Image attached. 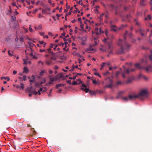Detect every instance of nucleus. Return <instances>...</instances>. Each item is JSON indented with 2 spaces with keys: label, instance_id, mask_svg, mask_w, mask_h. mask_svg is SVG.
I'll return each mask as SVG.
<instances>
[{
  "label": "nucleus",
  "instance_id": "obj_1",
  "mask_svg": "<svg viewBox=\"0 0 152 152\" xmlns=\"http://www.w3.org/2000/svg\"><path fill=\"white\" fill-rule=\"evenodd\" d=\"M128 35V31H126L124 34V38L123 40L120 39L118 42V45L120 47V48L117 51V53L118 54H121L124 53L129 50L130 45L125 40V37Z\"/></svg>",
  "mask_w": 152,
  "mask_h": 152
},
{
  "label": "nucleus",
  "instance_id": "obj_2",
  "mask_svg": "<svg viewBox=\"0 0 152 152\" xmlns=\"http://www.w3.org/2000/svg\"><path fill=\"white\" fill-rule=\"evenodd\" d=\"M99 30L98 31V29L96 28H95L96 31L94 32L92 31V36L94 40H97L98 38V36L101 33H103L104 31H102L101 28H99Z\"/></svg>",
  "mask_w": 152,
  "mask_h": 152
},
{
  "label": "nucleus",
  "instance_id": "obj_3",
  "mask_svg": "<svg viewBox=\"0 0 152 152\" xmlns=\"http://www.w3.org/2000/svg\"><path fill=\"white\" fill-rule=\"evenodd\" d=\"M148 93L147 89H145L141 90L137 95L138 96V98L140 96L147 98L148 97Z\"/></svg>",
  "mask_w": 152,
  "mask_h": 152
},
{
  "label": "nucleus",
  "instance_id": "obj_4",
  "mask_svg": "<svg viewBox=\"0 0 152 152\" xmlns=\"http://www.w3.org/2000/svg\"><path fill=\"white\" fill-rule=\"evenodd\" d=\"M108 49L107 50V52H108L109 53L107 55V56L108 57H109L110 55L113 53V44L111 42H108Z\"/></svg>",
  "mask_w": 152,
  "mask_h": 152
},
{
  "label": "nucleus",
  "instance_id": "obj_5",
  "mask_svg": "<svg viewBox=\"0 0 152 152\" xmlns=\"http://www.w3.org/2000/svg\"><path fill=\"white\" fill-rule=\"evenodd\" d=\"M131 17V16L130 15H124L122 18V21H129Z\"/></svg>",
  "mask_w": 152,
  "mask_h": 152
},
{
  "label": "nucleus",
  "instance_id": "obj_6",
  "mask_svg": "<svg viewBox=\"0 0 152 152\" xmlns=\"http://www.w3.org/2000/svg\"><path fill=\"white\" fill-rule=\"evenodd\" d=\"M128 97L129 100H132L138 98V96L137 95H130L128 96Z\"/></svg>",
  "mask_w": 152,
  "mask_h": 152
},
{
  "label": "nucleus",
  "instance_id": "obj_7",
  "mask_svg": "<svg viewBox=\"0 0 152 152\" xmlns=\"http://www.w3.org/2000/svg\"><path fill=\"white\" fill-rule=\"evenodd\" d=\"M82 87H83V88H81V89L82 90H83L86 93H88V88H87V86L86 85H85V84H83L82 85Z\"/></svg>",
  "mask_w": 152,
  "mask_h": 152
},
{
  "label": "nucleus",
  "instance_id": "obj_8",
  "mask_svg": "<svg viewBox=\"0 0 152 152\" xmlns=\"http://www.w3.org/2000/svg\"><path fill=\"white\" fill-rule=\"evenodd\" d=\"M107 80L110 81V84L107 85L105 87L108 88H112L113 83V80L110 78H109Z\"/></svg>",
  "mask_w": 152,
  "mask_h": 152
},
{
  "label": "nucleus",
  "instance_id": "obj_9",
  "mask_svg": "<svg viewBox=\"0 0 152 152\" xmlns=\"http://www.w3.org/2000/svg\"><path fill=\"white\" fill-rule=\"evenodd\" d=\"M123 67L124 69V70L127 73H129L130 72H133L135 70L134 69H131L130 70L128 69H126L124 66H123Z\"/></svg>",
  "mask_w": 152,
  "mask_h": 152
},
{
  "label": "nucleus",
  "instance_id": "obj_10",
  "mask_svg": "<svg viewBox=\"0 0 152 152\" xmlns=\"http://www.w3.org/2000/svg\"><path fill=\"white\" fill-rule=\"evenodd\" d=\"M152 67V64H151L150 66H149L146 68L144 67L142 69H145L147 72H148L149 71H151V69Z\"/></svg>",
  "mask_w": 152,
  "mask_h": 152
},
{
  "label": "nucleus",
  "instance_id": "obj_11",
  "mask_svg": "<svg viewBox=\"0 0 152 152\" xmlns=\"http://www.w3.org/2000/svg\"><path fill=\"white\" fill-rule=\"evenodd\" d=\"M146 1L145 0H141L140 2V5L141 6H145L146 5Z\"/></svg>",
  "mask_w": 152,
  "mask_h": 152
},
{
  "label": "nucleus",
  "instance_id": "obj_12",
  "mask_svg": "<svg viewBox=\"0 0 152 152\" xmlns=\"http://www.w3.org/2000/svg\"><path fill=\"white\" fill-rule=\"evenodd\" d=\"M135 66L136 67V68H138L140 69H142V68H144V67H141L140 64L139 63H137L135 64Z\"/></svg>",
  "mask_w": 152,
  "mask_h": 152
},
{
  "label": "nucleus",
  "instance_id": "obj_13",
  "mask_svg": "<svg viewBox=\"0 0 152 152\" xmlns=\"http://www.w3.org/2000/svg\"><path fill=\"white\" fill-rule=\"evenodd\" d=\"M18 78L19 79H20L21 80H23L24 81H26V80H27V78H26V75H24L23 76V78L22 77H18Z\"/></svg>",
  "mask_w": 152,
  "mask_h": 152
},
{
  "label": "nucleus",
  "instance_id": "obj_14",
  "mask_svg": "<svg viewBox=\"0 0 152 152\" xmlns=\"http://www.w3.org/2000/svg\"><path fill=\"white\" fill-rule=\"evenodd\" d=\"M111 30L115 32L117 30L115 28V26L113 25H111L110 26Z\"/></svg>",
  "mask_w": 152,
  "mask_h": 152
},
{
  "label": "nucleus",
  "instance_id": "obj_15",
  "mask_svg": "<svg viewBox=\"0 0 152 152\" xmlns=\"http://www.w3.org/2000/svg\"><path fill=\"white\" fill-rule=\"evenodd\" d=\"M88 92H89V93L90 94L92 95H94L96 93V91H91L89 90Z\"/></svg>",
  "mask_w": 152,
  "mask_h": 152
},
{
  "label": "nucleus",
  "instance_id": "obj_16",
  "mask_svg": "<svg viewBox=\"0 0 152 152\" xmlns=\"http://www.w3.org/2000/svg\"><path fill=\"white\" fill-rule=\"evenodd\" d=\"M32 87L31 86L30 87H28L27 88V90L28 91L29 93H31L33 91L31 89Z\"/></svg>",
  "mask_w": 152,
  "mask_h": 152
},
{
  "label": "nucleus",
  "instance_id": "obj_17",
  "mask_svg": "<svg viewBox=\"0 0 152 152\" xmlns=\"http://www.w3.org/2000/svg\"><path fill=\"white\" fill-rule=\"evenodd\" d=\"M28 69L27 67H24L23 68V72L26 73H27L28 72Z\"/></svg>",
  "mask_w": 152,
  "mask_h": 152
},
{
  "label": "nucleus",
  "instance_id": "obj_18",
  "mask_svg": "<svg viewBox=\"0 0 152 152\" xmlns=\"http://www.w3.org/2000/svg\"><path fill=\"white\" fill-rule=\"evenodd\" d=\"M151 16L150 15H148L145 18V20H150L151 19Z\"/></svg>",
  "mask_w": 152,
  "mask_h": 152
},
{
  "label": "nucleus",
  "instance_id": "obj_19",
  "mask_svg": "<svg viewBox=\"0 0 152 152\" xmlns=\"http://www.w3.org/2000/svg\"><path fill=\"white\" fill-rule=\"evenodd\" d=\"M123 92L120 91L118 93V96L116 97L117 98H118L121 96V95L123 94Z\"/></svg>",
  "mask_w": 152,
  "mask_h": 152
},
{
  "label": "nucleus",
  "instance_id": "obj_20",
  "mask_svg": "<svg viewBox=\"0 0 152 152\" xmlns=\"http://www.w3.org/2000/svg\"><path fill=\"white\" fill-rule=\"evenodd\" d=\"M122 99L124 100L125 101H129V97H122Z\"/></svg>",
  "mask_w": 152,
  "mask_h": 152
},
{
  "label": "nucleus",
  "instance_id": "obj_21",
  "mask_svg": "<svg viewBox=\"0 0 152 152\" xmlns=\"http://www.w3.org/2000/svg\"><path fill=\"white\" fill-rule=\"evenodd\" d=\"M148 57L150 61L151 62V64H152V53L149 55Z\"/></svg>",
  "mask_w": 152,
  "mask_h": 152
},
{
  "label": "nucleus",
  "instance_id": "obj_22",
  "mask_svg": "<svg viewBox=\"0 0 152 152\" xmlns=\"http://www.w3.org/2000/svg\"><path fill=\"white\" fill-rule=\"evenodd\" d=\"M51 62H52V61L51 60H50V61L47 60L45 61L46 64L47 65H50Z\"/></svg>",
  "mask_w": 152,
  "mask_h": 152
},
{
  "label": "nucleus",
  "instance_id": "obj_23",
  "mask_svg": "<svg viewBox=\"0 0 152 152\" xmlns=\"http://www.w3.org/2000/svg\"><path fill=\"white\" fill-rule=\"evenodd\" d=\"M5 79V80H7L8 81H9L10 80V79L9 77H1V80H2L3 79Z\"/></svg>",
  "mask_w": 152,
  "mask_h": 152
},
{
  "label": "nucleus",
  "instance_id": "obj_24",
  "mask_svg": "<svg viewBox=\"0 0 152 152\" xmlns=\"http://www.w3.org/2000/svg\"><path fill=\"white\" fill-rule=\"evenodd\" d=\"M134 21L135 22V24L136 25H137L138 26H140V23L137 21V19H135L134 20Z\"/></svg>",
  "mask_w": 152,
  "mask_h": 152
},
{
  "label": "nucleus",
  "instance_id": "obj_25",
  "mask_svg": "<svg viewBox=\"0 0 152 152\" xmlns=\"http://www.w3.org/2000/svg\"><path fill=\"white\" fill-rule=\"evenodd\" d=\"M20 84L21 85V86H20V89L23 90L24 88V85L23 83H20Z\"/></svg>",
  "mask_w": 152,
  "mask_h": 152
},
{
  "label": "nucleus",
  "instance_id": "obj_26",
  "mask_svg": "<svg viewBox=\"0 0 152 152\" xmlns=\"http://www.w3.org/2000/svg\"><path fill=\"white\" fill-rule=\"evenodd\" d=\"M62 87V85L61 84H57L56 85V87L57 89L58 88H59Z\"/></svg>",
  "mask_w": 152,
  "mask_h": 152
},
{
  "label": "nucleus",
  "instance_id": "obj_27",
  "mask_svg": "<svg viewBox=\"0 0 152 152\" xmlns=\"http://www.w3.org/2000/svg\"><path fill=\"white\" fill-rule=\"evenodd\" d=\"M43 88H40L38 91V94L39 95H40L41 94L40 92L41 91H42Z\"/></svg>",
  "mask_w": 152,
  "mask_h": 152
},
{
  "label": "nucleus",
  "instance_id": "obj_28",
  "mask_svg": "<svg viewBox=\"0 0 152 152\" xmlns=\"http://www.w3.org/2000/svg\"><path fill=\"white\" fill-rule=\"evenodd\" d=\"M53 89L52 88H51L50 90V92H49V93L48 94V96L49 97L50 96H51L52 92L53 90Z\"/></svg>",
  "mask_w": 152,
  "mask_h": 152
},
{
  "label": "nucleus",
  "instance_id": "obj_29",
  "mask_svg": "<svg viewBox=\"0 0 152 152\" xmlns=\"http://www.w3.org/2000/svg\"><path fill=\"white\" fill-rule=\"evenodd\" d=\"M9 10H8V14H11L12 13V10H11V7L10 6H9Z\"/></svg>",
  "mask_w": 152,
  "mask_h": 152
},
{
  "label": "nucleus",
  "instance_id": "obj_30",
  "mask_svg": "<svg viewBox=\"0 0 152 152\" xmlns=\"http://www.w3.org/2000/svg\"><path fill=\"white\" fill-rule=\"evenodd\" d=\"M32 94H34L35 95L37 94H38V92L36 91H32V92H31Z\"/></svg>",
  "mask_w": 152,
  "mask_h": 152
},
{
  "label": "nucleus",
  "instance_id": "obj_31",
  "mask_svg": "<svg viewBox=\"0 0 152 152\" xmlns=\"http://www.w3.org/2000/svg\"><path fill=\"white\" fill-rule=\"evenodd\" d=\"M31 25H29V30L31 32H33V30L32 28H31Z\"/></svg>",
  "mask_w": 152,
  "mask_h": 152
},
{
  "label": "nucleus",
  "instance_id": "obj_32",
  "mask_svg": "<svg viewBox=\"0 0 152 152\" xmlns=\"http://www.w3.org/2000/svg\"><path fill=\"white\" fill-rule=\"evenodd\" d=\"M56 79V78L55 77H51L50 78V81L51 82H53L54 80Z\"/></svg>",
  "mask_w": 152,
  "mask_h": 152
},
{
  "label": "nucleus",
  "instance_id": "obj_33",
  "mask_svg": "<svg viewBox=\"0 0 152 152\" xmlns=\"http://www.w3.org/2000/svg\"><path fill=\"white\" fill-rule=\"evenodd\" d=\"M67 45H65V47L64 48H63V50H65V51H67L68 50H69V48H67V49H66V48H67Z\"/></svg>",
  "mask_w": 152,
  "mask_h": 152
},
{
  "label": "nucleus",
  "instance_id": "obj_34",
  "mask_svg": "<svg viewBox=\"0 0 152 152\" xmlns=\"http://www.w3.org/2000/svg\"><path fill=\"white\" fill-rule=\"evenodd\" d=\"M40 85L39 83H37L35 84V86L36 87L39 88Z\"/></svg>",
  "mask_w": 152,
  "mask_h": 152
},
{
  "label": "nucleus",
  "instance_id": "obj_35",
  "mask_svg": "<svg viewBox=\"0 0 152 152\" xmlns=\"http://www.w3.org/2000/svg\"><path fill=\"white\" fill-rule=\"evenodd\" d=\"M45 73V70H42L40 73L39 75L42 76Z\"/></svg>",
  "mask_w": 152,
  "mask_h": 152
},
{
  "label": "nucleus",
  "instance_id": "obj_36",
  "mask_svg": "<svg viewBox=\"0 0 152 152\" xmlns=\"http://www.w3.org/2000/svg\"><path fill=\"white\" fill-rule=\"evenodd\" d=\"M78 21L80 22V24H82V21L81 20V19L80 18H78Z\"/></svg>",
  "mask_w": 152,
  "mask_h": 152
},
{
  "label": "nucleus",
  "instance_id": "obj_37",
  "mask_svg": "<svg viewBox=\"0 0 152 152\" xmlns=\"http://www.w3.org/2000/svg\"><path fill=\"white\" fill-rule=\"evenodd\" d=\"M8 55L10 56H13V52H12V53H10V50H9L8 51Z\"/></svg>",
  "mask_w": 152,
  "mask_h": 152
},
{
  "label": "nucleus",
  "instance_id": "obj_38",
  "mask_svg": "<svg viewBox=\"0 0 152 152\" xmlns=\"http://www.w3.org/2000/svg\"><path fill=\"white\" fill-rule=\"evenodd\" d=\"M46 80L45 78H44V82H41L40 83H39L40 85H42L43 83L45 82Z\"/></svg>",
  "mask_w": 152,
  "mask_h": 152
},
{
  "label": "nucleus",
  "instance_id": "obj_39",
  "mask_svg": "<svg viewBox=\"0 0 152 152\" xmlns=\"http://www.w3.org/2000/svg\"><path fill=\"white\" fill-rule=\"evenodd\" d=\"M100 49L101 51H105L106 52H107V51L108 50V49H104L103 48H100Z\"/></svg>",
  "mask_w": 152,
  "mask_h": 152
},
{
  "label": "nucleus",
  "instance_id": "obj_40",
  "mask_svg": "<svg viewBox=\"0 0 152 152\" xmlns=\"http://www.w3.org/2000/svg\"><path fill=\"white\" fill-rule=\"evenodd\" d=\"M132 81V80L131 79H129L127 81L126 83H129Z\"/></svg>",
  "mask_w": 152,
  "mask_h": 152
},
{
  "label": "nucleus",
  "instance_id": "obj_41",
  "mask_svg": "<svg viewBox=\"0 0 152 152\" xmlns=\"http://www.w3.org/2000/svg\"><path fill=\"white\" fill-rule=\"evenodd\" d=\"M105 64L106 63L105 62H103L102 63V64L101 65V69L102 68H103L105 66Z\"/></svg>",
  "mask_w": 152,
  "mask_h": 152
},
{
  "label": "nucleus",
  "instance_id": "obj_42",
  "mask_svg": "<svg viewBox=\"0 0 152 152\" xmlns=\"http://www.w3.org/2000/svg\"><path fill=\"white\" fill-rule=\"evenodd\" d=\"M126 72L124 70V72L122 74V76L124 78L125 77V74Z\"/></svg>",
  "mask_w": 152,
  "mask_h": 152
},
{
  "label": "nucleus",
  "instance_id": "obj_43",
  "mask_svg": "<svg viewBox=\"0 0 152 152\" xmlns=\"http://www.w3.org/2000/svg\"><path fill=\"white\" fill-rule=\"evenodd\" d=\"M94 74L95 75H97V76H98V77H101V76L100 75V74L98 73H96H96H94Z\"/></svg>",
  "mask_w": 152,
  "mask_h": 152
},
{
  "label": "nucleus",
  "instance_id": "obj_44",
  "mask_svg": "<svg viewBox=\"0 0 152 152\" xmlns=\"http://www.w3.org/2000/svg\"><path fill=\"white\" fill-rule=\"evenodd\" d=\"M72 84L74 85H77V83L76 81H74L72 82Z\"/></svg>",
  "mask_w": 152,
  "mask_h": 152
},
{
  "label": "nucleus",
  "instance_id": "obj_45",
  "mask_svg": "<svg viewBox=\"0 0 152 152\" xmlns=\"http://www.w3.org/2000/svg\"><path fill=\"white\" fill-rule=\"evenodd\" d=\"M66 82L67 83L69 84H71V81L70 80H68L66 81Z\"/></svg>",
  "mask_w": 152,
  "mask_h": 152
},
{
  "label": "nucleus",
  "instance_id": "obj_46",
  "mask_svg": "<svg viewBox=\"0 0 152 152\" xmlns=\"http://www.w3.org/2000/svg\"><path fill=\"white\" fill-rule=\"evenodd\" d=\"M23 61L24 62V64H27L28 62L27 61H26V59H23Z\"/></svg>",
  "mask_w": 152,
  "mask_h": 152
},
{
  "label": "nucleus",
  "instance_id": "obj_47",
  "mask_svg": "<svg viewBox=\"0 0 152 152\" xmlns=\"http://www.w3.org/2000/svg\"><path fill=\"white\" fill-rule=\"evenodd\" d=\"M51 50V49H50V48H48L47 49V50L48 51L49 53H53V52H50V51Z\"/></svg>",
  "mask_w": 152,
  "mask_h": 152
},
{
  "label": "nucleus",
  "instance_id": "obj_48",
  "mask_svg": "<svg viewBox=\"0 0 152 152\" xmlns=\"http://www.w3.org/2000/svg\"><path fill=\"white\" fill-rule=\"evenodd\" d=\"M105 34L107 36H108V31L107 30H106L105 31Z\"/></svg>",
  "mask_w": 152,
  "mask_h": 152
},
{
  "label": "nucleus",
  "instance_id": "obj_49",
  "mask_svg": "<svg viewBox=\"0 0 152 152\" xmlns=\"http://www.w3.org/2000/svg\"><path fill=\"white\" fill-rule=\"evenodd\" d=\"M20 41L21 42H23V37H20L19 39Z\"/></svg>",
  "mask_w": 152,
  "mask_h": 152
},
{
  "label": "nucleus",
  "instance_id": "obj_50",
  "mask_svg": "<svg viewBox=\"0 0 152 152\" xmlns=\"http://www.w3.org/2000/svg\"><path fill=\"white\" fill-rule=\"evenodd\" d=\"M120 72H117V73H116V76L117 77L120 74Z\"/></svg>",
  "mask_w": 152,
  "mask_h": 152
},
{
  "label": "nucleus",
  "instance_id": "obj_51",
  "mask_svg": "<svg viewBox=\"0 0 152 152\" xmlns=\"http://www.w3.org/2000/svg\"><path fill=\"white\" fill-rule=\"evenodd\" d=\"M68 3H66V9H69L70 8V6L69 5H67Z\"/></svg>",
  "mask_w": 152,
  "mask_h": 152
},
{
  "label": "nucleus",
  "instance_id": "obj_52",
  "mask_svg": "<svg viewBox=\"0 0 152 152\" xmlns=\"http://www.w3.org/2000/svg\"><path fill=\"white\" fill-rule=\"evenodd\" d=\"M139 31L140 33L141 32H144V30H142L141 28H140L139 29Z\"/></svg>",
  "mask_w": 152,
  "mask_h": 152
},
{
  "label": "nucleus",
  "instance_id": "obj_53",
  "mask_svg": "<svg viewBox=\"0 0 152 152\" xmlns=\"http://www.w3.org/2000/svg\"><path fill=\"white\" fill-rule=\"evenodd\" d=\"M48 35H49L50 36H53V34L51 32H48Z\"/></svg>",
  "mask_w": 152,
  "mask_h": 152
},
{
  "label": "nucleus",
  "instance_id": "obj_54",
  "mask_svg": "<svg viewBox=\"0 0 152 152\" xmlns=\"http://www.w3.org/2000/svg\"><path fill=\"white\" fill-rule=\"evenodd\" d=\"M116 83L117 85H118L121 84L122 83L120 81H118Z\"/></svg>",
  "mask_w": 152,
  "mask_h": 152
},
{
  "label": "nucleus",
  "instance_id": "obj_55",
  "mask_svg": "<svg viewBox=\"0 0 152 152\" xmlns=\"http://www.w3.org/2000/svg\"><path fill=\"white\" fill-rule=\"evenodd\" d=\"M64 45V43H63L62 42L60 43H59L58 44V45H61V46H63Z\"/></svg>",
  "mask_w": 152,
  "mask_h": 152
},
{
  "label": "nucleus",
  "instance_id": "obj_56",
  "mask_svg": "<svg viewBox=\"0 0 152 152\" xmlns=\"http://www.w3.org/2000/svg\"><path fill=\"white\" fill-rule=\"evenodd\" d=\"M63 36H65V33H64L62 34L61 35L60 37V38H62Z\"/></svg>",
  "mask_w": 152,
  "mask_h": 152
},
{
  "label": "nucleus",
  "instance_id": "obj_57",
  "mask_svg": "<svg viewBox=\"0 0 152 152\" xmlns=\"http://www.w3.org/2000/svg\"><path fill=\"white\" fill-rule=\"evenodd\" d=\"M128 35L129 37H130L132 35V33L130 32L128 34Z\"/></svg>",
  "mask_w": 152,
  "mask_h": 152
},
{
  "label": "nucleus",
  "instance_id": "obj_58",
  "mask_svg": "<svg viewBox=\"0 0 152 152\" xmlns=\"http://www.w3.org/2000/svg\"><path fill=\"white\" fill-rule=\"evenodd\" d=\"M92 82L94 84H96L97 83V82L96 80H92Z\"/></svg>",
  "mask_w": 152,
  "mask_h": 152
},
{
  "label": "nucleus",
  "instance_id": "obj_59",
  "mask_svg": "<svg viewBox=\"0 0 152 152\" xmlns=\"http://www.w3.org/2000/svg\"><path fill=\"white\" fill-rule=\"evenodd\" d=\"M38 28V29H40L42 28V26L41 25H39Z\"/></svg>",
  "mask_w": 152,
  "mask_h": 152
},
{
  "label": "nucleus",
  "instance_id": "obj_60",
  "mask_svg": "<svg viewBox=\"0 0 152 152\" xmlns=\"http://www.w3.org/2000/svg\"><path fill=\"white\" fill-rule=\"evenodd\" d=\"M39 51L41 52H46V50H45V49H43V50L40 49V50H39Z\"/></svg>",
  "mask_w": 152,
  "mask_h": 152
},
{
  "label": "nucleus",
  "instance_id": "obj_61",
  "mask_svg": "<svg viewBox=\"0 0 152 152\" xmlns=\"http://www.w3.org/2000/svg\"><path fill=\"white\" fill-rule=\"evenodd\" d=\"M109 72L108 71H107V72H106L105 73H104V75L105 76V75H107V74H109Z\"/></svg>",
  "mask_w": 152,
  "mask_h": 152
},
{
  "label": "nucleus",
  "instance_id": "obj_62",
  "mask_svg": "<svg viewBox=\"0 0 152 152\" xmlns=\"http://www.w3.org/2000/svg\"><path fill=\"white\" fill-rule=\"evenodd\" d=\"M18 36H17L15 39V41L16 42H18Z\"/></svg>",
  "mask_w": 152,
  "mask_h": 152
},
{
  "label": "nucleus",
  "instance_id": "obj_63",
  "mask_svg": "<svg viewBox=\"0 0 152 152\" xmlns=\"http://www.w3.org/2000/svg\"><path fill=\"white\" fill-rule=\"evenodd\" d=\"M143 78L145 80H148V78L147 77H146V76H143Z\"/></svg>",
  "mask_w": 152,
  "mask_h": 152
},
{
  "label": "nucleus",
  "instance_id": "obj_64",
  "mask_svg": "<svg viewBox=\"0 0 152 152\" xmlns=\"http://www.w3.org/2000/svg\"><path fill=\"white\" fill-rule=\"evenodd\" d=\"M53 45L52 44H50V48H53Z\"/></svg>",
  "mask_w": 152,
  "mask_h": 152
}]
</instances>
